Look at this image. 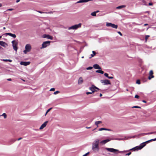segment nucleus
I'll use <instances>...</instances> for the list:
<instances>
[{"mask_svg":"<svg viewBox=\"0 0 156 156\" xmlns=\"http://www.w3.org/2000/svg\"><path fill=\"white\" fill-rule=\"evenodd\" d=\"M99 143L100 140L98 139H96L92 144V149L95 153L98 152L100 150L99 146Z\"/></svg>","mask_w":156,"mask_h":156,"instance_id":"1","label":"nucleus"},{"mask_svg":"<svg viewBox=\"0 0 156 156\" xmlns=\"http://www.w3.org/2000/svg\"><path fill=\"white\" fill-rule=\"evenodd\" d=\"M123 140L122 138H111V139H107L105 140H104L101 141L100 143V144H105L108 142L110 141L111 140Z\"/></svg>","mask_w":156,"mask_h":156,"instance_id":"2","label":"nucleus"},{"mask_svg":"<svg viewBox=\"0 0 156 156\" xmlns=\"http://www.w3.org/2000/svg\"><path fill=\"white\" fill-rule=\"evenodd\" d=\"M82 24L81 23H79L78 24H76L73 25L70 27H69L68 28L69 30H76L78 28L80 27H81Z\"/></svg>","mask_w":156,"mask_h":156,"instance_id":"3","label":"nucleus"},{"mask_svg":"<svg viewBox=\"0 0 156 156\" xmlns=\"http://www.w3.org/2000/svg\"><path fill=\"white\" fill-rule=\"evenodd\" d=\"M105 149L108 151L113 153H115L116 152H118L119 153H121L124 152L123 151H119L118 150L115 149L113 148H106Z\"/></svg>","mask_w":156,"mask_h":156,"instance_id":"4","label":"nucleus"},{"mask_svg":"<svg viewBox=\"0 0 156 156\" xmlns=\"http://www.w3.org/2000/svg\"><path fill=\"white\" fill-rule=\"evenodd\" d=\"M51 42V41H49L44 42L42 44V47L40 48L41 49L46 48L47 47L49 46Z\"/></svg>","mask_w":156,"mask_h":156,"instance_id":"5","label":"nucleus"},{"mask_svg":"<svg viewBox=\"0 0 156 156\" xmlns=\"http://www.w3.org/2000/svg\"><path fill=\"white\" fill-rule=\"evenodd\" d=\"M12 43L14 50L16 51H17L18 49L17 46L18 44V42L16 40H13L12 41Z\"/></svg>","mask_w":156,"mask_h":156,"instance_id":"6","label":"nucleus"},{"mask_svg":"<svg viewBox=\"0 0 156 156\" xmlns=\"http://www.w3.org/2000/svg\"><path fill=\"white\" fill-rule=\"evenodd\" d=\"M100 82L102 83H104V85L111 84V83L109 80L107 79L101 80Z\"/></svg>","mask_w":156,"mask_h":156,"instance_id":"7","label":"nucleus"},{"mask_svg":"<svg viewBox=\"0 0 156 156\" xmlns=\"http://www.w3.org/2000/svg\"><path fill=\"white\" fill-rule=\"evenodd\" d=\"M89 89L92 91L93 94L95 92L97 91V90H95V89H97V87L94 86V85H92L91 86L89 87Z\"/></svg>","mask_w":156,"mask_h":156,"instance_id":"8","label":"nucleus"},{"mask_svg":"<svg viewBox=\"0 0 156 156\" xmlns=\"http://www.w3.org/2000/svg\"><path fill=\"white\" fill-rule=\"evenodd\" d=\"M42 37L44 38H47L48 39L52 40L53 39V37L49 34H44L43 35Z\"/></svg>","mask_w":156,"mask_h":156,"instance_id":"9","label":"nucleus"},{"mask_svg":"<svg viewBox=\"0 0 156 156\" xmlns=\"http://www.w3.org/2000/svg\"><path fill=\"white\" fill-rule=\"evenodd\" d=\"M139 147H138V146H136L133 148L130 149H129V150H127V151H124V152H128L129 151H138V150H140L139 149Z\"/></svg>","mask_w":156,"mask_h":156,"instance_id":"10","label":"nucleus"},{"mask_svg":"<svg viewBox=\"0 0 156 156\" xmlns=\"http://www.w3.org/2000/svg\"><path fill=\"white\" fill-rule=\"evenodd\" d=\"M30 62H24L21 61L20 62V64L22 65L27 66L29 65L30 63Z\"/></svg>","mask_w":156,"mask_h":156,"instance_id":"11","label":"nucleus"},{"mask_svg":"<svg viewBox=\"0 0 156 156\" xmlns=\"http://www.w3.org/2000/svg\"><path fill=\"white\" fill-rule=\"evenodd\" d=\"M25 48L26 49L30 51L31 50V47L30 44H27L26 45Z\"/></svg>","mask_w":156,"mask_h":156,"instance_id":"12","label":"nucleus"},{"mask_svg":"<svg viewBox=\"0 0 156 156\" xmlns=\"http://www.w3.org/2000/svg\"><path fill=\"white\" fill-rule=\"evenodd\" d=\"M0 45L5 48L8 45V44L2 41H0Z\"/></svg>","mask_w":156,"mask_h":156,"instance_id":"13","label":"nucleus"},{"mask_svg":"<svg viewBox=\"0 0 156 156\" xmlns=\"http://www.w3.org/2000/svg\"><path fill=\"white\" fill-rule=\"evenodd\" d=\"M48 122V121H46L45 122H44L40 126V127L39 128L40 129H43L44 127H45L46 126Z\"/></svg>","mask_w":156,"mask_h":156,"instance_id":"14","label":"nucleus"},{"mask_svg":"<svg viewBox=\"0 0 156 156\" xmlns=\"http://www.w3.org/2000/svg\"><path fill=\"white\" fill-rule=\"evenodd\" d=\"M93 67L95 69H101V67L98 64H96L93 65Z\"/></svg>","mask_w":156,"mask_h":156,"instance_id":"15","label":"nucleus"},{"mask_svg":"<svg viewBox=\"0 0 156 156\" xmlns=\"http://www.w3.org/2000/svg\"><path fill=\"white\" fill-rule=\"evenodd\" d=\"M146 144L144 143V142H143L142 143L140 144V145L138 146L139 147V149L140 150H141L142 148H143L144 147L146 146Z\"/></svg>","mask_w":156,"mask_h":156,"instance_id":"16","label":"nucleus"},{"mask_svg":"<svg viewBox=\"0 0 156 156\" xmlns=\"http://www.w3.org/2000/svg\"><path fill=\"white\" fill-rule=\"evenodd\" d=\"M83 80L82 77H80L79 79L78 83L79 84H81L82 83Z\"/></svg>","mask_w":156,"mask_h":156,"instance_id":"17","label":"nucleus"},{"mask_svg":"<svg viewBox=\"0 0 156 156\" xmlns=\"http://www.w3.org/2000/svg\"><path fill=\"white\" fill-rule=\"evenodd\" d=\"M126 7V5H121L119 6L116 7V9H121L122 8H125Z\"/></svg>","mask_w":156,"mask_h":156,"instance_id":"18","label":"nucleus"},{"mask_svg":"<svg viewBox=\"0 0 156 156\" xmlns=\"http://www.w3.org/2000/svg\"><path fill=\"white\" fill-rule=\"evenodd\" d=\"M96 72L98 73H101V74H103L104 73V72L103 71H102L101 70H100V69H98V70H97L96 71Z\"/></svg>","mask_w":156,"mask_h":156,"instance_id":"19","label":"nucleus"},{"mask_svg":"<svg viewBox=\"0 0 156 156\" xmlns=\"http://www.w3.org/2000/svg\"><path fill=\"white\" fill-rule=\"evenodd\" d=\"M118 27V26L117 25H115L114 24L112 23L111 27L113 28L116 29Z\"/></svg>","mask_w":156,"mask_h":156,"instance_id":"20","label":"nucleus"},{"mask_svg":"<svg viewBox=\"0 0 156 156\" xmlns=\"http://www.w3.org/2000/svg\"><path fill=\"white\" fill-rule=\"evenodd\" d=\"M92 53V54L91 55V57L89 58H91L93 57L96 54V53L94 51H93Z\"/></svg>","mask_w":156,"mask_h":156,"instance_id":"21","label":"nucleus"},{"mask_svg":"<svg viewBox=\"0 0 156 156\" xmlns=\"http://www.w3.org/2000/svg\"><path fill=\"white\" fill-rule=\"evenodd\" d=\"M89 1H79L77 2L76 3H83V2H86Z\"/></svg>","mask_w":156,"mask_h":156,"instance_id":"22","label":"nucleus"},{"mask_svg":"<svg viewBox=\"0 0 156 156\" xmlns=\"http://www.w3.org/2000/svg\"><path fill=\"white\" fill-rule=\"evenodd\" d=\"M102 123V122L101 121H98L95 122V124L98 127V124L100 123Z\"/></svg>","mask_w":156,"mask_h":156,"instance_id":"23","label":"nucleus"},{"mask_svg":"<svg viewBox=\"0 0 156 156\" xmlns=\"http://www.w3.org/2000/svg\"><path fill=\"white\" fill-rule=\"evenodd\" d=\"M2 60L4 62H12V60L10 59H2Z\"/></svg>","mask_w":156,"mask_h":156,"instance_id":"24","label":"nucleus"},{"mask_svg":"<svg viewBox=\"0 0 156 156\" xmlns=\"http://www.w3.org/2000/svg\"><path fill=\"white\" fill-rule=\"evenodd\" d=\"M154 76L153 75H149L148 77V79L149 80H151V78H153Z\"/></svg>","mask_w":156,"mask_h":156,"instance_id":"25","label":"nucleus"},{"mask_svg":"<svg viewBox=\"0 0 156 156\" xmlns=\"http://www.w3.org/2000/svg\"><path fill=\"white\" fill-rule=\"evenodd\" d=\"M112 23H107L106 25L107 27H111Z\"/></svg>","mask_w":156,"mask_h":156,"instance_id":"26","label":"nucleus"},{"mask_svg":"<svg viewBox=\"0 0 156 156\" xmlns=\"http://www.w3.org/2000/svg\"><path fill=\"white\" fill-rule=\"evenodd\" d=\"M91 15L93 16H96V13L95 12H92Z\"/></svg>","mask_w":156,"mask_h":156,"instance_id":"27","label":"nucleus"},{"mask_svg":"<svg viewBox=\"0 0 156 156\" xmlns=\"http://www.w3.org/2000/svg\"><path fill=\"white\" fill-rule=\"evenodd\" d=\"M10 36L14 38H16V36L15 34H12V33L11 34Z\"/></svg>","mask_w":156,"mask_h":156,"instance_id":"28","label":"nucleus"},{"mask_svg":"<svg viewBox=\"0 0 156 156\" xmlns=\"http://www.w3.org/2000/svg\"><path fill=\"white\" fill-rule=\"evenodd\" d=\"M2 116H4V117L5 119L7 117V115L5 113H4L2 115Z\"/></svg>","mask_w":156,"mask_h":156,"instance_id":"29","label":"nucleus"},{"mask_svg":"<svg viewBox=\"0 0 156 156\" xmlns=\"http://www.w3.org/2000/svg\"><path fill=\"white\" fill-rule=\"evenodd\" d=\"M136 83L138 84H140V80H137L136 81Z\"/></svg>","mask_w":156,"mask_h":156,"instance_id":"30","label":"nucleus"},{"mask_svg":"<svg viewBox=\"0 0 156 156\" xmlns=\"http://www.w3.org/2000/svg\"><path fill=\"white\" fill-rule=\"evenodd\" d=\"M105 128H101L99 129H98V130L99 131H102V130H105Z\"/></svg>","mask_w":156,"mask_h":156,"instance_id":"31","label":"nucleus"},{"mask_svg":"<svg viewBox=\"0 0 156 156\" xmlns=\"http://www.w3.org/2000/svg\"><path fill=\"white\" fill-rule=\"evenodd\" d=\"M153 71L152 70H150L149 72V75H153Z\"/></svg>","mask_w":156,"mask_h":156,"instance_id":"32","label":"nucleus"},{"mask_svg":"<svg viewBox=\"0 0 156 156\" xmlns=\"http://www.w3.org/2000/svg\"><path fill=\"white\" fill-rule=\"evenodd\" d=\"M93 69V67H91V66H90V67H87L86 68V69L87 70H91V69Z\"/></svg>","mask_w":156,"mask_h":156,"instance_id":"33","label":"nucleus"},{"mask_svg":"<svg viewBox=\"0 0 156 156\" xmlns=\"http://www.w3.org/2000/svg\"><path fill=\"white\" fill-rule=\"evenodd\" d=\"M133 108H141V107L137 106H133L132 107Z\"/></svg>","mask_w":156,"mask_h":156,"instance_id":"34","label":"nucleus"},{"mask_svg":"<svg viewBox=\"0 0 156 156\" xmlns=\"http://www.w3.org/2000/svg\"><path fill=\"white\" fill-rule=\"evenodd\" d=\"M23 52L25 54H26L27 52L29 51L25 49L23 51Z\"/></svg>","mask_w":156,"mask_h":156,"instance_id":"35","label":"nucleus"},{"mask_svg":"<svg viewBox=\"0 0 156 156\" xmlns=\"http://www.w3.org/2000/svg\"><path fill=\"white\" fill-rule=\"evenodd\" d=\"M104 76L107 77V78H108V73H104Z\"/></svg>","mask_w":156,"mask_h":156,"instance_id":"36","label":"nucleus"},{"mask_svg":"<svg viewBox=\"0 0 156 156\" xmlns=\"http://www.w3.org/2000/svg\"><path fill=\"white\" fill-rule=\"evenodd\" d=\"M150 142L151 141H150V140H147V141H145V142H144V143H145V144L146 145L147 144L150 143Z\"/></svg>","mask_w":156,"mask_h":156,"instance_id":"37","label":"nucleus"},{"mask_svg":"<svg viewBox=\"0 0 156 156\" xmlns=\"http://www.w3.org/2000/svg\"><path fill=\"white\" fill-rule=\"evenodd\" d=\"M150 37L149 35H146L145 37V39L146 41L147 39L148 38Z\"/></svg>","mask_w":156,"mask_h":156,"instance_id":"38","label":"nucleus"},{"mask_svg":"<svg viewBox=\"0 0 156 156\" xmlns=\"http://www.w3.org/2000/svg\"><path fill=\"white\" fill-rule=\"evenodd\" d=\"M59 92H60L59 91H55V92H54V94H56L58 93Z\"/></svg>","mask_w":156,"mask_h":156,"instance_id":"39","label":"nucleus"},{"mask_svg":"<svg viewBox=\"0 0 156 156\" xmlns=\"http://www.w3.org/2000/svg\"><path fill=\"white\" fill-rule=\"evenodd\" d=\"M89 153L90 152H88L87 153H86V154L83 155V156H87V155H88L89 154Z\"/></svg>","mask_w":156,"mask_h":156,"instance_id":"40","label":"nucleus"},{"mask_svg":"<svg viewBox=\"0 0 156 156\" xmlns=\"http://www.w3.org/2000/svg\"><path fill=\"white\" fill-rule=\"evenodd\" d=\"M139 98V96L137 94H136L135 96V98Z\"/></svg>","mask_w":156,"mask_h":156,"instance_id":"41","label":"nucleus"},{"mask_svg":"<svg viewBox=\"0 0 156 156\" xmlns=\"http://www.w3.org/2000/svg\"><path fill=\"white\" fill-rule=\"evenodd\" d=\"M11 34H12L11 33H6L5 34L10 36V35H11Z\"/></svg>","mask_w":156,"mask_h":156,"instance_id":"42","label":"nucleus"},{"mask_svg":"<svg viewBox=\"0 0 156 156\" xmlns=\"http://www.w3.org/2000/svg\"><path fill=\"white\" fill-rule=\"evenodd\" d=\"M52 108H49V109H48L47 111V112H48L51 109H52Z\"/></svg>","mask_w":156,"mask_h":156,"instance_id":"43","label":"nucleus"},{"mask_svg":"<svg viewBox=\"0 0 156 156\" xmlns=\"http://www.w3.org/2000/svg\"><path fill=\"white\" fill-rule=\"evenodd\" d=\"M86 93L87 94V95L93 94L92 92H87Z\"/></svg>","mask_w":156,"mask_h":156,"instance_id":"44","label":"nucleus"},{"mask_svg":"<svg viewBox=\"0 0 156 156\" xmlns=\"http://www.w3.org/2000/svg\"><path fill=\"white\" fill-rule=\"evenodd\" d=\"M131 154V152H129V153L126 154V155H128V156H129V155H130Z\"/></svg>","mask_w":156,"mask_h":156,"instance_id":"45","label":"nucleus"},{"mask_svg":"<svg viewBox=\"0 0 156 156\" xmlns=\"http://www.w3.org/2000/svg\"><path fill=\"white\" fill-rule=\"evenodd\" d=\"M155 140H156V138L154 139H151L150 140L151 142L152 141H154Z\"/></svg>","mask_w":156,"mask_h":156,"instance_id":"46","label":"nucleus"},{"mask_svg":"<svg viewBox=\"0 0 156 156\" xmlns=\"http://www.w3.org/2000/svg\"><path fill=\"white\" fill-rule=\"evenodd\" d=\"M37 11L40 13H45V12H42V11Z\"/></svg>","mask_w":156,"mask_h":156,"instance_id":"47","label":"nucleus"},{"mask_svg":"<svg viewBox=\"0 0 156 156\" xmlns=\"http://www.w3.org/2000/svg\"><path fill=\"white\" fill-rule=\"evenodd\" d=\"M50 90L54 91L55 90V89L54 88H51L50 89Z\"/></svg>","mask_w":156,"mask_h":156,"instance_id":"48","label":"nucleus"},{"mask_svg":"<svg viewBox=\"0 0 156 156\" xmlns=\"http://www.w3.org/2000/svg\"><path fill=\"white\" fill-rule=\"evenodd\" d=\"M108 79H112L114 78V77L112 76H108Z\"/></svg>","mask_w":156,"mask_h":156,"instance_id":"49","label":"nucleus"},{"mask_svg":"<svg viewBox=\"0 0 156 156\" xmlns=\"http://www.w3.org/2000/svg\"><path fill=\"white\" fill-rule=\"evenodd\" d=\"M13 10V9H8L7 10V11H12V10Z\"/></svg>","mask_w":156,"mask_h":156,"instance_id":"50","label":"nucleus"},{"mask_svg":"<svg viewBox=\"0 0 156 156\" xmlns=\"http://www.w3.org/2000/svg\"><path fill=\"white\" fill-rule=\"evenodd\" d=\"M118 33L120 34V35L122 36V34L121 33L120 31H118Z\"/></svg>","mask_w":156,"mask_h":156,"instance_id":"51","label":"nucleus"},{"mask_svg":"<svg viewBox=\"0 0 156 156\" xmlns=\"http://www.w3.org/2000/svg\"><path fill=\"white\" fill-rule=\"evenodd\" d=\"M153 5V3L151 2H150L148 3L149 5Z\"/></svg>","mask_w":156,"mask_h":156,"instance_id":"52","label":"nucleus"},{"mask_svg":"<svg viewBox=\"0 0 156 156\" xmlns=\"http://www.w3.org/2000/svg\"><path fill=\"white\" fill-rule=\"evenodd\" d=\"M105 130H108V131H111V130L109 129L105 128Z\"/></svg>","mask_w":156,"mask_h":156,"instance_id":"53","label":"nucleus"},{"mask_svg":"<svg viewBox=\"0 0 156 156\" xmlns=\"http://www.w3.org/2000/svg\"><path fill=\"white\" fill-rule=\"evenodd\" d=\"M155 133H156L155 132H151L149 133V134H153Z\"/></svg>","mask_w":156,"mask_h":156,"instance_id":"54","label":"nucleus"},{"mask_svg":"<svg viewBox=\"0 0 156 156\" xmlns=\"http://www.w3.org/2000/svg\"><path fill=\"white\" fill-rule=\"evenodd\" d=\"M7 80L8 81H11L12 80V79L11 78L8 79H7Z\"/></svg>","mask_w":156,"mask_h":156,"instance_id":"55","label":"nucleus"},{"mask_svg":"<svg viewBox=\"0 0 156 156\" xmlns=\"http://www.w3.org/2000/svg\"><path fill=\"white\" fill-rule=\"evenodd\" d=\"M142 102L144 103H146L147 102V101H146L144 100H143Z\"/></svg>","mask_w":156,"mask_h":156,"instance_id":"56","label":"nucleus"},{"mask_svg":"<svg viewBox=\"0 0 156 156\" xmlns=\"http://www.w3.org/2000/svg\"><path fill=\"white\" fill-rule=\"evenodd\" d=\"M21 139H22V138H21V137H20V138H19V139H17V140H21Z\"/></svg>","mask_w":156,"mask_h":156,"instance_id":"57","label":"nucleus"},{"mask_svg":"<svg viewBox=\"0 0 156 156\" xmlns=\"http://www.w3.org/2000/svg\"><path fill=\"white\" fill-rule=\"evenodd\" d=\"M147 133H142V134L143 135H147Z\"/></svg>","mask_w":156,"mask_h":156,"instance_id":"58","label":"nucleus"},{"mask_svg":"<svg viewBox=\"0 0 156 156\" xmlns=\"http://www.w3.org/2000/svg\"><path fill=\"white\" fill-rule=\"evenodd\" d=\"M94 12H95V13H98V12H99V10H97V11H94Z\"/></svg>","mask_w":156,"mask_h":156,"instance_id":"59","label":"nucleus"},{"mask_svg":"<svg viewBox=\"0 0 156 156\" xmlns=\"http://www.w3.org/2000/svg\"><path fill=\"white\" fill-rule=\"evenodd\" d=\"M97 88H98V89H95V90L96 89V90H97V91L98 90H100V89L99 88L97 87Z\"/></svg>","mask_w":156,"mask_h":156,"instance_id":"60","label":"nucleus"},{"mask_svg":"<svg viewBox=\"0 0 156 156\" xmlns=\"http://www.w3.org/2000/svg\"><path fill=\"white\" fill-rule=\"evenodd\" d=\"M0 49L3 50V48L2 47H0Z\"/></svg>","mask_w":156,"mask_h":156,"instance_id":"61","label":"nucleus"},{"mask_svg":"<svg viewBox=\"0 0 156 156\" xmlns=\"http://www.w3.org/2000/svg\"><path fill=\"white\" fill-rule=\"evenodd\" d=\"M102 96V94L101 93H100V96H99L100 97H101Z\"/></svg>","mask_w":156,"mask_h":156,"instance_id":"62","label":"nucleus"},{"mask_svg":"<svg viewBox=\"0 0 156 156\" xmlns=\"http://www.w3.org/2000/svg\"><path fill=\"white\" fill-rule=\"evenodd\" d=\"M2 6V4L1 3H0V7H1V6Z\"/></svg>","mask_w":156,"mask_h":156,"instance_id":"63","label":"nucleus"},{"mask_svg":"<svg viewBox=\"0 0 156 156\" xmlns=\"http://www.w3.org/2000/svg\"><path fill=\"white\" fill-rule=\"evenodd\" d=\"M20 1H16V2L18 3Z\"/></svg>","mask_w":156,"mask_h":156,"instance_id":"64","label":"nucleus"}]
</instances>
